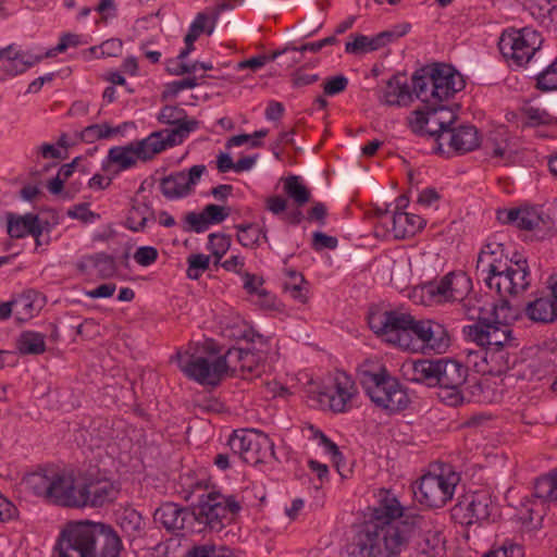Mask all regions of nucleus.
Here are the masks:
<instances>
[{"label":"nucleus","instance_id":"64","mask_svg":"<svg viewBox=\"0 0 557 557\" xmlns=\"http://www.w3.org/2000/svg\"><path fill=\"white\" fill-rule=\"evenodd\" d=\"M185 557H231L224 554H220L214 545L205 544L199 546H194L189 549Z\"/></svg>","mask_w":557,"mask_h":557},{"label":"nucleus","instance_id":"59","mask_svg":"<svg viewBox=\"0 0 557 557\" xmlns=\"http://www.w3.org/2000/svg\"><path fill=\"white\" fill-rule=\"evenodd\" d=\"M314 438L319 440L320 444L324 446L325 450L331 454L335 466L338 467L339 462L344 460V456L338 446L320 430L314 431Z\"/></svg>","mask_w":557,"mask_h":557},{"label":"nucleus","instance_id":"18","mask_svg":"<svg viewBox=\"0 0 557 557\" xmlns=\"http://www.w3.org/2000/svg\"><path fill=\"white\" fill-rule=\"evenodd\" d=\"M232 336L245 339L250 344L258 343L260 345V348L257 349L250 347L243 348L240 375L245 376L246 373L259 374L260 362L264 359L267 354L265 348L268 347V339L251 327H245V330L240 331L237 335L233 333Z\"/></svg>","mask_w":557,"mask_h":557},{"label":"nucleus","instance_id":"32","mask_svg":"<svg viewBox=\"0 0 557 557\" xmlns=\"http://www.w3.org/2000/svg\"><path fill=\"white\" fill-rule=\"evenodd\" d=\"M160 188L168 199H180L190 194L185 182V171L175 172L163 177L160 182Z\"/></svg>","mask_w":557,"mask_h":557},{"label":"nucleus","instance_id":"6","mask_svg":"<svg viewBox=\"0 0 557 557\" xmlns=\"http://www.w3.org/2000/svg\"><path fill=\"white\" fill-rule=\"evenodd\" d=\"M510 311L508 300H502L499 306H491V318L486 322L465 326V336L484 347L486 354L500 348H517L518 344L509 325V321L513 318Z\"/></svg>","mask_w":557,"mask_h":557},{"label":"nucleus","instance_id":"27","mask_svg":"<svg viewBox=\"0 0 557 557\" xmlns=\"http://www.w3.org/2000/svg\"><path fill=\"white\" fill-rule=\"evenodd\" d=\"M42 232L44 227L37 214L26 213L16 219L11 216L8 221V234L13 238H22L27 234L41 236Z\"/></svg>","mask_w":557,"mask_h":557},{"label":"nucleus","instance_id":"9","mask_svg":"<svg viewBox=\"0 0 557 557\" xmlns=\"http://www.w3.org/2000/svg\"><path fill=\"white\" fill-rule=\"evenodd\" d=\"M234 456L244 462L257 466L276 460L274 443L267 434L257 430L234 431L227 443Z\"/></svg>","mask_w":557,"mask_h":557},{"label":"nucleus","instance_id":"33","mask_svg":"<svg viewBox=\"0 0 557 557\" xmlns=\"http://www.w3.org/2000/svg\"><path fill=\"white\" fill-rule=\"evenodd\" d=\"M505 272L509 274V280L512 281V286L516 294L524 292L530 285V270L525 259L518 260L515 263L507 265L503 264Z\"/></svg>","mask_w":557,"mask_h":557},{"label":"nucleus","instance_id":"11","mask_svg":"<svg viewBox=\"0 0 557 557\" xmlns=\"http://www.w3.org/2000/svg\"><path fill=\"white\" fill-rule=\"evenodd\" d=\"M459 480L456 472L425 473L412 486L414 498L429 508H442L451 500Z\"/></svg>","mask_w":557,"mask_h":557},{"label":"nucleus","instance_id":"34","mask_svg":"<svg viewBox=\"0 0 557 557\" xmlns=\"http://www.w3.org/2000/svg\"><path fill=\"white\" fill-rule=\"evenodd\" d=\"M87 265L95 268L101 278L112 277L117 270L114 258L104 252L87 256L85 258V263L81 265V269H84Z\"/></svg>","mask_w":557,"mask_h":557},{"label":"nucleus","instance_id":"12","mask_svg":"<svg viewBox=\"0 0 557 557\" xmlns=\"http://www.w3.org/2000/svg\"><path fill=\"white\" fill-rule=\"evenodd\" d=\"M409 314L397 310L373 309L368 314L370 329L385 342L408 348L409 336L406 333Z\"/></svg>","mask_w":557,"mask_h":557},{"label":"nucleus","instance_id":"37","mask_svg":"<svg viewBox=\"0 0 557 557\" xmlns=\"http://www.w3.org/2000/svg\"><path fill=\"white\" fill-rule=\"evenodd\" d=\"M451 274L443 276L438 282H430L423 289L430 298L436 302L453 301L451 298Z\"/></svg>","mask_w":557,"mask_h":557},{"label":"nucleus","instance_id":"43","mask_svg":"<svg viewBox=\"0 0 557 557\" xmlns=\"http://www.w3.org/2000/svg\"><path fill=\"white\" fill-rule=\"evenodd\" d=\"M443 546V537L440 532L428 531L417 542L418 550L426 556L436 557Z\"/></svg>","mask_w":557,"mask_h":557},{"label":"nucleus","instance_id":"17","mask_svg":"<svg viewBox=\"0 0 557 557\" xmlns=\"http://www.w3.org/2000/svg\"><path fill=\"white\" fill-rule=\"evenodd\" d=\"M154 520L168 531H194L197 521L195 509L189 510L174 503H164L154 511Z\"/></svg>","mask_w":557,"mask_h":557},{"label":"nucleus","instance_id":"2","mask_svg":"<svg viewBox=\"0 0 557 557\" xmlns=\"http://www.w3.org/2000/svg\"><path fill=\"white\" fill-rule=\"evenodd\" d=\"M122 549L112 525L90 520L66 523L54 546L59 557H119Z\"/></svg>","mask_w":557,"mask_h":557},{"label":"nucleus","instance_id":"57","mask_svg":"<svg viewBox=\"0 0 557 557\" xmlns=\"http://www.w3.org/2000/svg\"><path fill=\"white\" fill-rule=\"evenodd\" d=\"M534 233V236L540 239H546L555 235L554 221L548 214H545L543 211L540 214V221L535 227L530 230Z\"/></svg>","mask_w":557,"mask_h":557},{"label":"nucleus","instance_id":"46","mask_svg":"<svg viewBox=\"0 0 557 557\" xmlns=\"http://www.w3.org/2000/svg\"><path fill=\"white\" fill-rule=\"evenodd\" d=\"M208 249L215 257L214 264H220V260L227 252L231 247V236L226 234H215L212 233L209 235Z\"/></svg>","mask_w":557,"mask_h":557},{"label":"nucleus","instance_id":"48","mask_svg":"<svg viewBox=\"0 0 557 557\" xmlns=\"http://www.w3.org/2000/svg\"><path fill=\"white\" fill-rule=\"evenodd\" d=\"M44 59L42 55H34L28 52L20 51L15 49L13 54V62L20 61V66L7 67V73L10 75H16L25 72L27 69L39 63Z\"/></svg>","mask_w":557,"mask_h":557},{"label":"nucleus","instance_id":"41","mask_svg":"<svg viewBox=\"0 0 557 557\" xmlns=\"http://www.w3.org/2000/svg\"><path fill=\"white\" fill-rule=\"evenodd\" d=\"M534 496L542 500L557 503V471L535 481Z\"/></svg>","mask_w":557,"mask_h":557},{"label":"nucleus","instance_id":"31","mask_svg":"<svg viewBox=\"0 0 557 557\" xmlns=\"http://www.w3.org/2000/svg\"><path fill=\"white\" fill-rule=\"evenodd\" d=\"M525 314L535 322H552L557 319V302L554 298H537L527 305Z\"/></svg>","mask_w":557,"mask_h":557},{"label":"nucleus","instance_id":"29","mask_svg":"<svg viewBox=\"0 0 557 557\" xmlns=\"http://www.w3.org/2000/svg\"><path fill=\"white\" fill-rule=\"evenodd\" d=\"M488 276L485 277V283L491 289H495L500 296L502 300H506V295H517L512 286V281L509 280V274L505 272L502 262L488 263Z\"/></svg>","mask_w":557,"mask_h":557},{"label":"nucleus","instance_id":"40","mask_svg":"<svg viewBox=\"0 0 557 557\" xmlns=\"http://www.w3.org/2000/svg\"><path fill=\"white\" fill-rule=\"evenodd\" d=\"M120 131L121 126L111 127L108 123L92 124L85 127L79 133V138L87 144H92L96 140L106 139L113 135H116L117 133H120Z\"/></svg>","mask_w":557,"mask_h":557},{"label":"nucleus","instance_id":"49","mask_svg":"<svg viewBox=\"0 0 557 557\" xmlns=\"http://www.w3.org/2000/svg\"><path fill=\"white\" fill-rule=\"evenodd\" d=\"M187 277L198 280L201 274L209 269L210 257L202 253L190 255L187 259Z\"/></svg>","mask_w":557,"mask_h":557},{"label":"nucleus","instance_id":"55","mask_svg":"<svg viewBox=\"0 0 557 557\" xmlns=\"http://www.w3.org/2000/svg\"><path fill=\"white\" fill-rule=\"evenodd\" d=\"M430 110L434 115H436V120L441 124V127L445 129H451L456 126L458 121L457 113L446 106H430Z\"/></svg>","mask_w":557,"mask_h":557},{"label":"nucleus","instance_id":"3","mask_svg":"<svg viewBox=\"0 0 557 557\" xmlns=\"http://www.w3.org/2000/svg\"><path fill=\"white\" fill-rule=\"evenodd\" d=\"M410 381L437 387L438 399L451 407L463 403L461 387L468 377V368L451 359H419L411 363Z\"/></svg>","mask_w":557,"mask_h":557},{"label":"nucleus","instance_id":"4","mask_svg":"<svg viewBox=\"0 0 557 557\" xmlns=\"http://www.w3.org/2000/svg\"><path fill=\"white\" fill-rule=\"evenodd\" d=\"M27 488L48 503L65 507L81 508V484L71 471L39 469L24 478Z\"/></svg>","mask_w":557,"mask_h":557},{"label":"nucleus","instance_id":"15","mask_svg":"<svg viewBox=\"0 0 557 557\" xmlns=\"http://www.w3.org/2000/svg\"><path fill=\"white\" fill-rule=\"evenodd\" d=\"M410 323H407L406 333L409 336V345L416 338L425 347L441 354L444 352L450 343L445 326L434 320H417L409 314Z\"/></svg>","mask_w":557,"mask_h":557},{"label":"nucleus","instance_id":"30","mask_svg":"<svg viewBox=\"0 0 557 557\" xmlns=\"http://www.w3.org/2000/svg\"><path fill=\"white\" fill-rule=\"evenodd\" d=\"M425 224V221L416 214L394 212L392 216V231L396 238L414 235Z\"/></svg>","mask_w":557,"mask_h":557},{"label":"nucleus","instance_id":"13","mask_svg":"<svg viewBox=\"0 0 557 557\" xmlns=\"http://www.w3.org/2000/svg\"><path fill=\"white\" fill-rule=\"evenodd\" d=\"M158 121L173 126L171 129L150 134L157 135V140L161 141L163 150L182 144L199 126V121L189 117L187 112L178 106H164L158 115Z\"/></svg>","mask_w":557,"mask_h":557},{"label":"nucleus","instance_id":"53","mask_svg":"<svg viewBox=\"0 0 557 557\" xmlns=\"http://www.w3.org/2000/svg\"><path fill=\"white\" fill-rule=\"evenodd\" d=\"M198 86L197 77H187L181 81H175L166 84L165 89L161 94V100L165 101L170 98H175L180 91L184 89H191Z\"/></svg>","mask_w":557,"mask_h":557},{"label":"nucleus","instance_id":"45","mask_svg":"<svg viewBox=\"0 0 557 557\" xmlns=\"http://www.w3.org/2000/svg\"><path fill=\"white\" fill-rule=\"evenodd\" d=\"M34 295L35 292L28 290L21 295L17 299L13 300L14 312L18 321L23 322L28 320L33 317L34 311L37 310L32 298Z\"/></svg>","mask_w":557,"mask_h":557},{"label":"nucleus","instance_id":"25","mask_svg":"<svg viewBox=\"0 0 557 557\" xmlns=\"http://www.w3.org/2000/svg\"><path fill=\"white\" fill-rule=\"evenodd\" d=\"M412 92L405 73L393 75L386 83L383 91L382 102L387 106L407 104L412 99Z\"/></svg>","mask_w":557,"mask_h":557},{"label":"nucleus","instance_id":"56","mask_svg":"<svg viewBox=\"0 0 557 557\" xmlns=\"http://www.w3.org/2000/svg\"><path fill=\"white\" fill-rule=\"evenodd\" d=\"M244 277H245L244 288L249 294H256L260 298H264L263 305L265 307H271L272 304H271V301L268 300L269 293L264 288H262L263 280L261 277H258L257 275L250 274V273H245Z\"/></svg>","mask_w":557,"mask_h":557},{"label":"nucleus","instance_id":"63","mask_svg":"<svg viewBox=\"0 0 557 557\" xmlns=\"http://www.w3.org/2000/svg\"><path fill=\"white\" fill-rule=\"evenodd\" d=\"M306 283H297V281L285 282L283 284L284 293L288 294L293 299L297 300L300 304H306L308 300Z\"/></svg>","mask_w":557,"mask_h":557},{"label":"nucleus","instance_id":"19","mask_svg":"<svg viewBox=\"0 0 557 557\" xmlns=\"http://www.w3.org/2000/svg\"><path fill=\"white\" fill-rule=\"evenodd\" d=\"M414 117L409 121L411 131L420 136H430L435 139L437 146L436 152H444V134L449 132L441 127V124L436 120V115L430 110V106H425V110H416L413 112Z\"/></svg>","mask_w":557,"mask_h":557},{"label":"nucleus","instance_id":"36","mask_svg":"<svg viewBox=\"0 0 557 557\" xmlns=\"http://www.w3.org/2000/svg\"><path fill=\"white\" fill-rule=\"evenodd\" d=\"M284 191L298 207L306 205L311 196L309 188L296 175H290L284 180Z\"/></svg>","mask_w":557,"mask_h":557},{"label":"nucleus","instance_id":"21","mask_svg":"<svg viewBox=\"0 0 557 557\" xmlns=\"http://www.w3.org/2000/svg\"><path fill=\"white\" fill-rule=\"evenodd\" d=\"M230 215V208L218 205H207L200 213H186L183 225L185 232L202 233L210 224L222 223Z\"/></svg>","mask_w":557,"mask_h":557},{"label":"nucleus","instance_id":"62","mask_svg":"<svg viewBox=\"0 0 557 557\" xmlns=\"http://www.w3.org/2000/svg\"><path fill=\"white\" fill-rule=\"evenodd\" d=\"M158 250L152 246H141L134 253V260L141 267H148L158 259Z\"/></svg>","mask_w":557,"mask_h":557},{"label":"nucleus","instance_id":"8","mask_svg":"<svg viewBox=\"0 0 557 557\" xmlns=\"http://www.w3.org/2000/svg\"><path fill=\"white\" fill-rule=\"evenodd\" d=\"M240 509L242 503L235 496L212 491L201 496L195 508L196 522L219 532L234 520Z\"/></svg>","mask_w":557,"mask_h":557},{"label":"nucleus","instance_id":"24","mask_svg":"<svg viewBox=\"0 0 557 557\" xmlns=\"http://www.w3.org/2000/svg\"><path fill=\"white\" fill-rule=\"evenodd\" d=\"M463 523L472 524L491 516L490 498L485 494H473L454 507V515L463 512Z\"/></svg>","mask_w":557,"mask_h":557},{"label":"nucleus","instance_id":"58","mask_svg":"<svg viewBox=\"0 0 557 557\" xmlns=\"http://www.w3.org/2000/svg\"><path fill=\"white\" fill-rule=\"evenodd\" d=\"M542 210L533 207L521 208L518 227L520 230L530 231L535 227L540 221Z\"/></svg>","mask_w":557,"mask_h":557},{"label":"nucleus","instance_id":"22","mask_svg":"<svg viewBox=\"0 0 557 557\" xmlns=\"http://www.w3.org/2000/svg\"><path fill=\"white\" fill-rule=\"evenodd\" d=\"M444 145L458 154L475 150L480 146L479 132L475 126L461 124L444 134Z\"/></svg>","mask_w":557,"mask_h":557},{"label":"nucleus","instance_id":"26","mask_svg":"<svg viewBox=\"0 0 557 557\" xmlns=\"http://www.w3.org/2000/svg\"><path fill=\"white\" fill-rule=\"evenodd\" d=\"M116 524L129 540L140 537L145 531L143 516L132 507H124L116 512Z\"/></svg>","mask_w":557,"mask_h":557},{"label":"nucleus","instance_id":"10","mask_svg":"<svg viewBox=\"0 0 557 557\" xmlns=\"http://www.w3.org/2000/svg\"><path fill=\"white\" fill-rule=\"evenodd\" d=\"M542 35L530 28L509 29L502 34L498 48L510 65L522 66L541 49Z\"/></svg>","mask_w":557,"mask_h":557},{"label":"nucleus","instance_id":"39","mask_svg":"<svg viewBox=\"0 0 557 557\" xmlns=\"http://www.w3.org/2000/svg\"><path fill=\"white\" fill-rule=\"evenodd\" d=\"M150 215H152V210L148 205H133L126 219V226L134 232L143 231Z\"/></svg>","mask_w":557,"mask_h":557},{"label":"nucleus","instance_id":"61","mask_svg":"<svg viewBox=\"0 0 557 557\" xmlns=\"http://www.w3.org/2000/svg\"><path fill=\"white\" fill-rule=\"evenodd\" d=\"M338 240L334 236H330L322 232H314L312 235L311 246L314 250L321 251L323 249H336Z\"/></svg>","mask_w":557,"mask_h":557},{"label":"nucleus","instance_id":"14","mask_svg":"<svg viewBox=\"0 0 557 557\" xmlns=\"http://www.w3.org/2000/svg\"><path fill=\"white\" fill-rule=\"evenodd\" d=\"M163 151L161 141L157 135H149L145 139L135 140L126 146L112 147L108 152V161L116 164L119 170H127L134 166L137 159L147 161Z\"/></svg>","mask_w":557,"mask_h":557},{"label":"nucleus","instance_id":"5","mask_svg":"<svg viewBox=\"0 0 557 557\" xmlns=\"http://www.w3.org/2000/svg\"><path fill=\"white\" fill-rule=\"evenodd\" d=\"M413 94L421 101L442 102L465 88L462 75L453 66L436 63L426 65L412 75Z\"/></svg>","mask_w":557,"mask_h":557},{"label":"nucleus","instance_id":"35","mask_svg":"<svg viewBox=\"0 0 557 557\" xmlns=\"http://www.w3.org/2000/svg\"><path fill=\"white\" fill-rule=\"evenodd\" d=\"M17 349L22 355H40L46 351L45 335L38 332L25 331L17 339Z\"/></svg>","mask_w":557,"mask_h":557},{"label":"nucleus","instance_id":"54","mask_svg":"<svg viewBox=\"0 0 557 557\" xmlns=\"http://www.w3.org/2000/svg\"><path fill=\"white\" fill-rule=\"evenodd\" d=\"M508 348H500L488 352L491 360L497 364V372H506L511 369L517 362L516 354H510Z\"/></svg>","mask_w":557,"mask_h":557},{"label":"nucleus","instance_id":"52","mask_svg":"<svg viewBox=\"0 0 557 557\" xmlns=\"http://www.w3.org/2000/svg\"><path fill=\"white\" fill-rule=\"evenodd\" d=\"M536 86L544 91L557 89V58L537 75Z\"/></svg>","mask_w":557,"mask_h":557},{"label":"nucleus","instance_id":"51","mask_svg":"<svg viewBox=\"0 0 557 557\" xmlns=\"http://www.w3.org/2000/svg\"><path fill=\"white\" fill-rule=\"evenodd\" d=\"M523 113L527 117L525 125L528 126L554 124V115L548 112L547 108L527 107L523 109Z\"/></svg>","mask_w":557,"mask_h":557},{"label":"nucleus","instance_id":"38","mask_svg":"<svg viewBox=\"0 0 557 557\" xmlns=\"http://www.w3.org/2000/svg\"><path fill=\"white\" fill-rule=\"evenodd\" d=\"M243 348L232 347L223 356L216 357L222 375L242 373Z\"/></svg>","mask_w":557,"mask_h":557},{"label":"nucleus","instance_id":"47","mask_svg":"<svg viewBox=\"0 0 557 557\" xmlns=\"http://www.w3.org/2000/svg\"><path fill=\"white\" fill-rule=\"evenodd\" d=\"M451 274V298L453 301H459L468 297L472 288L471 278L465 273H450Z\"/></svg>","mask_w":557,"mask_h":557},{"label":"nucleus","instance_id":"44","mask_svg":"<svg viewBox=\"0 0 557 557\" xmlns=\"http://www.w3.org/2000/svg\"><path fill=\"white\" fill-rule=\"evenodd\" d=\"M237 230V240L240 245L248 248H255L259 245L262 228L256 224H238L235 226Z\"/></svg>","mask_w":557,"mask_h":557},{"label":"nucleus","instance_id":"50","mask_svg":"<svg viewBox=\"0 0 557 557\" xmlns=\"http://www.w3.org/2000/svg\"><path fill=\"white\" fill-rule=\"evenodd\" d=\"M216 24V14L198 13L189 26V32L200 36L202 33L211 35Z\"/></svg>","mask_w":557,"mask_h":557},{"label":"nucleus","instance_id":"60","mask_svg":"<svg viewBox=\"0 0 557 557\" xmlns=\"http://www.w3.org/2000/svg\"><path fill=\"white\" fill-rule=\"evenodd\" d=\"M348 86V78L344 75H336L327 78L323 84V91L326 96H334L343 92Z\"/></svg>","mask_w":557,"mask_h":557},{"label":"nucleus","instance_id":"16","mask_svg":"<svg viewBox=\"0 0 557 557\" xmlns=\"http://www.w3.org/2000/svg\"><path fill=\"white\" fill-rule=\"evenodd\" d=\"M180 369L189 377L202 385H218L223 375L215 358L212 362L206 357L183 354L177 351L173 357Z\"/></svg>","mask_w":557,"mask_h":557},{"label":"nucleus","instance_id":"42","mask_svg":"<svg viewBox=\"0 0 557 557\" xmlns=\"http://www.w3.org/2000/svg\"><path fill=\"white\" fill-rule=\"evenodd\" d=\"M376 36L368 37L366 35L357 34L354 36L352 41L345 45V51L351 54H363L381 49Z\"/></svg>","mask_w":557,"mask_h":557},{"label":"nucleus","instance_id":"1","mask_svg":"<svg viewBox=\"0 0 557 557\" xmlns=\"http://www.w3.org/2000/svg\"><path fill=\"white\" fill-rule=\"evenodd\" d=\"M425 520L420 515H409L396 496L381 490L377 505L364 522L352 544L357 557H392L401 553L409 542L414 528H421Z\"/></svg>","mask_w":557,"mask_h":557},{"label":"nucleus","instance_id":"28","mask_svg":"<svg viewBox=\"0 0 557 557\" xmlns=\"http://www.w3.org/2000/svg\"><path fill=\"white\" fill-rule=\"evenodd\" d=\"M460 311L474 323L486 322L491 318V306H498L490 302L487 298L468 296L459 300Z\"/></svg>","mask_w":557,"mask_h":557},{"label":"nucleus","instance_id":"23","mask_svg":"<svg viewBox=\"0 0 557 557\" xmlns=\"http://www.w3.org/2000/svg\"><path fill=\"white\" fill-rule=\"evenodd\" d=\"M117 491L109 481H98L81 484V508L85 507H102L113 502Z\"/></svg>","mask_w":557,"mask_h":557},{"label":"nucleus","instance_id":"7","mask_svg":"<svg viewBox=\"0 0 557 557\" xmlns=\"http://www.w3.org/2000/svg\"><path fill=\"white\" fill-rule=\"evenodd\" d=\"M358 376L366 394L379 408L394 413L408 407L410 398L407 391L385 367L372 370L368 364H363L358 370Z\"/></svg>","mask_w":557,"mask_h":557},{"label":"nucleus","instance_id":"20","mask_svg":"<svg viewBox=\"0 0 557 557\" xmlns=\"http://www.w3.org/2000/svg\"><path fill=\"white\" fill-rule=\"evenodd\" d=\"M356 394L357 388L352 379L346 372L337 371L332 391L322 395L327 398L332 411L344 412Z\"/></svg>","mask_w":557,"mask_h":557}]
</instances>
